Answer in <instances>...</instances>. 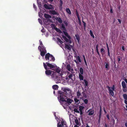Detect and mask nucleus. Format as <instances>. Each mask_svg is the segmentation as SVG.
Masks as SVG:
<instances>
[{
    "label": "nucleus",
    "instance_id": "12",
    "mask_svg": "<svg viewBox=\"0 0 127 127\" xmlns=\"http://www.w3.org/2000/svg\"><path fill=\"white\" fill-rule=\"evenodd\" d=\"M92 109H89L88 111V112H89L88 114L89 115H93L94 113V110H92Z\"/></svg>",
    "mask_w": 127,
    "mask_h": 127
},
{
    "label": "nucleus",
    "instance_id": "62",
    "mask_svg": "<svg viewBox=\"0 0 127 127\" xmlns=\"http://www.w3.org/2000/svg\"><path fill=\"white\" fill-rule=\"evenodd\" d=\"M106 117L108 120L109 119V115H106Z\"/></svg>",
    "mask_w": 127,
    "mask_h": 127
},
{
    "label": "nucleus",
    "instance_id": "58",
    "mask_svg": "<svg viewBox=\"0 0 127 127\" xmlns=\"http://www.w3.org/2000/svg\"><path fill=\"white\" fill-rule=\"evenodd\" d=\"M84 61L85 63V65L86 66H87V62H86V59H84Z\"/></svg>",
    "mask_w": 127,
    "mask_h": 127
},
{
    "label": "nucleus",
    "instance_id": "33",
    "mask_svg": "<svg viewBox=\"0 0 127 127\" xmlns=\"http://www.w3.org/2000/svg\"><path fill=\"white\" fill-rule=\"evenodd\" d=\"M81 95V93L80 92H79V91H77V96L78 98H79V97Z\"/></svg>",
    "mask_w": 127,
    "mask_h": 127
},
{
    "label": "nucleus",
    "instance_id": "31",
    "mask_svg": "<svg viewBox=\"0 0 127 127\" xmlns=\"http://www.w3.org/2000/svg\"><path fill=\"white\" fill-rule=\"evenodd\" d=\"M44 7L46 9H50L51 8L50 7L46 4H45L44 5Z\"/></svg>",
    "mask_w": 127,
    "mask_h": 127
},
{
    "label": "nucleus",
    "instance_id": "21",
    "mask_svg": "<svg viewBox=\"0 0 127 127\" xmlns=\"http://www.w3.org/2000/svg\"><path fill=\"white\" fill-rule=\"evenodd\" d=\"M50 57L51 59L48 61L49 62L51 61H54L55 60V58L51 54L50 55Z\"/></svg>",
    "mask_w": 127,
    "mask_h": 127
},
{
    "label": "nucleus",
    "instance_id": "59",
    "mask_svg": "<svg viewBox=\"0 0 127 127\" xmlns=\"http://www.w3.org/2000/svg\"><path fill=\"white\" fill-rule=\"evenodd\" d=\"M117 20L120 23V24H121V20L119 19H118Z\"/></svg>",
    "mask_w": 127,
    "mask_h": 127
},
{
    "label": "nucleus",
    "instance_id": "10",
    "mask_svg": "<svg viewBox=\"0 0 127 127\" xmlns=\"http://www.w3.org/2000/svg\"><path fill=\"white\" fill-rule=\"evenodd\" d=\"M123 98L125 99L124 101L125 103L127 105V94H124L123 95Z\"/></svg>",
    "mask_w": 127,
    "mask_h": 127
},
{
    "label": "nucleus",
    "instance_id": "23",
    "mask_svg": "<svg viewBox=\"0 0 127 127\" xmlns=\"http://www.w3.org/2000/svg\"><path fill=\"white\" fill-rule=\"evenodd\" d=\"M44 16L46 18H51V16L46 13L44 14Z\"/></svg>",
    "mask_w": 127,
    "mask_h": 127
},
{
    "label": "nucleus",
    "instance_id": "52",
    "mask_svg": "<svg viewBox=\"0 0 127 127\" xmlns=\"http://www.w3.org/2000/svg\"><path fill=\"white\" fill-rule=\"evenodd\" d=\"M73 76L72 74V73H71V74H70L68 76V77L69 78H71Z\"/></svg>",
    "mask_w": 127,
    "mask_h": 127
},
{
    "label": "nucleus",
    "instance_id": "38",
    "mask_svg": "<svg viewBox=\"0 0 127 127\" xmlns=\"http://www.w3.org/2000/svg\"><path fill=\"white\" fill-rule=\"evenodd\" d=\"M84 82L85 86H88V82L85 79H84Z\"/></svg>",
    "mask_w": 127,
    "mask_h": 127
},
{
    "label": "nucleus",
    "instance_id": "9",
    "mask_svg": "<svg viewBox=\"0 0 127 127\" xmlns=\"http://www.w3.org/2000/svg\"><path fill=\"white\" fill-rule=\"evenodd\" d=\"M75 12L77 16L78 19V20L79 21L78 24H79V25H80L81 24V20L79 17V14L78 11L77 9L76 10Z\"/></svg>",
    "mask_w": 127,
    "mask_h": 127
},
{
    "label": "nucleus",
    "instance_id": "49",
    "mask_svg": "<svg viewBox=\"0 0 127 127\" xmlns=\"http://www.w3.org/2000/svg\"><path fill=\"white\" fill-rule=\"evenodd\" d=\"M38 20L39 23L42 25V20L40 18L38 19Z\"/></svg>",
    "mask_w": 127,
    "mask_h": 127
},
{
    "label": "nucleus",
    "instance_id": "24",
    "mask_svg": "<svg viewBox=\"0 0 127 127\" xmlns=\"http://www.w3.org/2000/svg\"><path fill=\"white\" fill-rule=\"evenodd\" d=\"M61 27L62 28L61 29L63 30V31H66V30L64 24H62Z\"/></svg>",
    "mask_w": 127,
    "mask_h": 127
},
{
    "label": "nucleus",
    "instance_id": "13",
    "mask_svg": "<svg viewBox=\"0 0 127 127\" xmlns=\"http://www.w3.org/2000/svg\"><path fill=\"white\" fill-rule=\"evenodd\" d=\"M100 109L99 111L98 112V117H101L102 115V109L101 106L100 107Z\"/></svg>",
    "mask_w": 127,
    "mask_h": 127
},
{
    "label": "nucleus",
    "instance_id": "30",
    "mask_svg": "<svg viewBox=\"0 0 127 127\" xmlns=\"http://www.w3.org/2000/svg\"><path fill=\"white\" fill-rule=\"evenodd\" d=\"M66 12L69 15L71 14V11L70 9L68 8H66Z\"/></svg>",
    "mask_w": 127,
    "mask_h": 127
},
{
    "label": "nucleus",
    "instance_id": "29",
    "mask_svg": "<svg viewBox=\"0 0 127 127\" xmlns=\"http://www.w3.org/2000/svg\"><path fill=\"white\" fill-rule=\"evenodd\" d=\"M40 52V55L42 57L44 56L45 54V53L46 52H46H45V51H41Z\"/></svg>",
    "mask_w": 127,
    "mask_h": 127
},
{
    "label": "nucleus",
    "instance_id": "42",
    "mask_svg": "<svg viewBox=\"0 0 127 127\" xmlns=\"http://www.w3.org/2000/svg\"><path fill=\"white\" fill-rule=\"evenodd\" d=\"M43 66L44 67L45 69L46 70H47V65L45 64V63H43Z\"/></svg>",
    "mask_w": 127,
    "mask_h": 127
},
{
    "label": "nucleus",
    "instance_id": "4",
    "mask_svg": "<svg viewBox=\"0 0 127 127\" xmlns=\"http://www.w3.org/2000/svg\"><path fill=\"white\" fill-rule=\"evenodd\" d=\"M122 85L123 88V91L124 92H126L127 91V88L126 87V85L125 82L123 81L122 83Z\"/></svg>",
    "mask_w": 127,
    "mask_h": 127
},
{
    "label": "nucleus",
    "instance_id": "51",
    "mask_svg": "<svg viewBox=\"0 0 127 127\" xmlns=\"http://www.w3.org/2000/svg\"><path fill=\"white\" fill-rule=\"evenodd\" d=\"M82 22L83 23H84V29H85V28H86V23L84 22L82 20Z\"/></svg>",
    "mask_w": 127,
    "mask_h": 127
},
{
    "label": "nucleus",
    "instance_id": "26",
    "mask_svg": "<svg viewBox=\"0 0 127 127\" xmlns=\"http://www.w3.org/2000/svg\"><path fill=\"white\" fill-rule=\"evenodd\" d=\"M59 87L57 85H54L53 86L52 88L55 90H57L58 89Z\"/></svg>",
    "mask_w": 127,
    "mask_h": 127
},
{
    "label": "nucleus",
    "instance_id": "60",
    "mask_svg": "<svg viewBox=\"0 0 127 127\" xmlns=\"http://www.w3.org/2000/svg\"><path fill=\"white\" fill-rule=\"evenodd\" d=\"M106 47H107V50L109 49L108 45L107 43H106Z\"/></svg>",
    "mask_w": 127,
    "mask_h": 127
},
{
    "label": "nucleus",
    "instance_id": "6",
    "mask_svg": "<svg viewBox=\"0 0 127 127\" xmlns=\"http://www.w3.org/2000/svg\"><path fill=\"white\" fill-rule=\"evenodd\" d=\"M105 67L106 70H108L109 68V63L107 61V62L105 63Z\"/></svg>",
    "mask_w": 127,
    "mask_h": 127
},
{
    "label": "nucleus",
    "instance_id": "55",
    "mask_svg": "<svg viewBox=\"0 0 127 127\" xmlns=\"http://www.w3.org/2000/svg\"><path fill=\"white\" fill-rule=\"evenodd\" d=\"M111 89H112V90L113 91H114L115 89V86L114 85H113L112 87L111 88Z\"/></svg>",
    "mask_w": 127,
    "mask_h": 127
},
{
    "label": "nucleus",
    "instance_id": "41",
    "mask_svg": "<svg viewBox=\"0 0 127 127\" xmlns=\"http://www.w3.org/2000/svg\"><path fill=\"white\" fill-rule=\"evenodd\" d=\"M75 122L77 125H79L78 120L77 119L75 120Z\"/></svg>",
    "mask_w": 127,
    "mask_h": 127
},
{
    "label": "nucleus",
    "instance_id": "8",
    "mask_svg": "<svg viewBox=\"0 0 127 127\" xmlns=\"http://www.w3.org/2000/svg\"><path fill=\"white\" fill-rule=\"evenodd\" d=\"M107 88H108V90L109 92V94L111 95L112 96L114 95V94L113 92V91L110 89V88L109 86H107Z\"/></svg>",
    "mask_w": 127,
    "mask_h": 127
},
{
    "label": "nucleus",
    "instance_id": "17",
    "mask_svg": "<svg viewBox=\"0 0 127 127\" xmlns=\"http://www.w3.org/2000/svg\"><path fill=\"white\" fill-rule=\"evenodd\" d=\"M46 63L47 64V65L48 67L52 68H54V66L52 64L47 62Z\"/></svg>",
    "mask_w": 127,
    "mask_h": 127
},
{
    "label": "nucleus",
    "instance_id": "46",
    "mask_svg": "<svg viewBox=\"0 0 127 127\" xmlns=\"http://www.w3.org/2000/svg\"><path fill=\"white\" fill-rule=\"evenodd\" d=\"M64 23L65 24L66 26H68V24L66 21L65 20L64 21Z\"/></svg>",
    "mask_w": 127,
    "mask_h": 127
},
{
    "label": "nucleus",
    "instance_id": "5",
    "mask_svg": "<svg viewBox=\"0 0 127 127\" xmlns=\"http://www.w3.org/2000/svg\"><path fill=\"white\" fill-rule=\"evenodd\" d=\"M63 91L65 93L66 95L67 96L69 95L71 93V91L70 90L66 88H64L63 90Z\"/></svg>",
    "mask_w": 127,
    "mask_h": 127
},
{
    "label": "nucleus",
    "instance_id": "2",
    "mask_svg": "<svg viewBox=\"0 0 127 127\" xmlns=\"http://www.w3.org/2000/svg\"><path fill=\"white\" fill-rule=\"evenodd\" d=\"M56 72H54L52 73L51 75L52 77L53 78L55 81L58 82H60V78L58 76V75H61V74L59 75L61 70L59 68H57L56 69Z\"/></svg>",
    "mask_w": 127,
    "mask_h": 127
},
{
    "label": "nucleus",
    "instance_id": "56",
    "mask_svg": "<svg viewBox=\"0 0 127 127\" xmlns=\"http://www.w3.org/2000/svg\"><path fill=\"white\" fill-rule=\"evenodd\" d=\"M39 41L40 43V45H41V46H43L42 42L40 40H39Z\"/></svg>",
    "mask_w": 127,
    "mask_h": 127
},
{
    "label": "nucleus",
    "instance_id": "11",
    "mask_svg": "<svg viewBox=\"0 0 127 127\" xmlns=\"http://www.w3.org/2000/svg\"><path fill=\"white\" fill-rule=\"evenodd\" d=\"M79 108L80 114L81 115H82L83 114L82 110L84 108V107L82 106H79Z\"/></svg>",
    "mask_w": 127,
    "mask_h": 127
},
{
    "label": "nucleus",
    "instance_id": "22",
    "mask_svg": "<svg viewBox=\"0 0 127 127\" xmlns=\"http://www.w3.org/2000/svg\"><path fill=\"white\" fill-rule=\"evenodd\" d=\"M70 46V45H68L66 44H65V48H67V49H68L69 50H70L71 49Z\"/></svg>",
    "mask_w": 127,
    "mask_h": 127
},
{
    "label": "nucleus",
    "instance_id": "53",
    "mask_svg": "<svg viewBox=\"0 0 127 127\" xmlns=\"http://www.w3.org/2000/svg\"><path fill=\"white\" fill-rule=\"evenodd\" d=\"M42 49V46H39L38 47V49L40 51H41Z\"/></svg>",
    "mask_w": 127,
    "mask_h": 127
},
{
    "label": "nucleus",
    "instance_id": "63",
    "mask_svg": "<svg viewBox=\"0 0 127 127\" xmlns=\"http://www.w3.org/2000/svg\"><path fill=\"white\" fill-rule=\"evenodd\" d=\"M67 37L69 39H71V37L69 35H68L67 36Z\"/></svg>",
    "mask_w": 127,
    "mask_h": 127
},
{
    "label": "nucleus",
    "instance_id": "48",
    "mask_svg": "<svg viewBox=\"0 0 127 127\" xmlns=\"http://www.w3.org/2000/svg\"><path fill=\"white\" fill-rule=\"evenodd\" d=\"M74 111L77 113H79V111L76 108H75L74 109Z\"/></svg>",
    "mask_w": 127,
    "mask_h": 127
},
{
    "label": "nucleus",
    "instance_id": "16",
    "mask_svg": "<svg viewBox=\"0 0 127 127\" xmlns=\"http://www.w3.org/2000/svg\"><path fill=\"white\" fill-rule=\"evenodd\" d=\"M64 40L67 42H69L70 43H71V42L70 39H68L66 37L64 36L63 37Z\"/></svg>",
    "mask_w": 127,
    "mask_h": 127
},
{
    "label": "nucleus",
    "instance_id": "45",
    "mask_svg": "<svg viewBox=\"0 0 127 127\" xmlns=\"http://www.w3.org/2000/svg\"><path fill=\"white\" fill-rule=\"evenodd\" d=\"M63 32L64 33V34L66 36H67L68 35V34L66 32V31H63Z\"/></svg>",
    "mask_w": 127,
    "mask_h": 127
},
{
    "label": "nucleus",
    "instance_id": "39",
    "mask_svg": "<svg viewBox=\"0 0 127 127\" xmlns=\"http://www.w3.org/2000/svg\"><path fill=\"white\" fill-rule=\"evenodd\" d=\"M55 30L58 32H59L60 33H62L61 31V30L57 28H55Z\"/></svg>",
    "mask_w": 127,
    "mask_h": 127
},
{
    "label": "nucleus",
    "instance_id": "7",
    "mask_svg": "<svg viewBox=\"0 0 127 127\" xmlns=\"http://www.w3.org/2000/svg\"><path fill=\"white\" fill-rule=\"evenodd\" d=\"M53 72H54L53 71L49 69L46 70L45 71V74L47 75H49L51 74H52Z\"/></svg>",
    "mask_w": 127,
    "mask_h": 127
},
{
    "label": "nucleus",
    "instance_id": "43",
    "mask_svg": "<svg viewBox=\"0 0 127 127\" xmlns=\"http://www.w3.org/2000/svg\"><path fill=\"white\" fill-rule=\"evenodd\" d=\"M74 101L76 103H78L79 101V99H78L77 98H75L74 99Z\"/></svg>",
    "mask_w": 127,
    "mask_h": 127
},
{
    "label": "nucleus",
    "instance_id": "64",
    "mask_svg": "<svg viewBox=\"0 0 127 127\" xmlns=\"http://www.w3.org/2000/svg\"><path fill=\"white\" fill-rule=\"evenodd\" d=\"M124 80L126 82V83L127 84V79H124Z\"/></svg>",
    "mask_w": 127,
    "mask_h": 127
},
{
    "label": "nucleus",
    "instance_id": "47",
    "mask_svg": "<svg viewBox=\"0 0 127 127\" xmlns=\"http://www.w3.org/2000/svg\"><path fill=\"white\" fill-rule=\"evenodd\" d=\"M58 41L60 42L61 44H62L63 43V42L62 41L61 39L59 38L58 39Z\"/></svg>",
    "mask_w": 127,
    "mask_h": 127
},
{
    "label": "nucleus",
    "instance_id": "57",
    "mask_svg": "<svg viewBox=\"0 0 127 127\" xmlns=\"http://www.w3.org/2000/svg\"><path fill=\"white\" fill-rule=\"evenodd\" d=\"M99 118H98V123L99 124L100 123V119H101V117H98Z\"/></svg>",
    "mask_w": 127,
    "mask_h": 127
},
{
    "label": "nucleus",
    "instance_id": "36",
    "mask_svg": "<svg viewBox=\"0 0 127 127\" xmlns=\"http://www.w3.org/2000/svg\"><path fill=\"white\" fill-rule=\"evenodd\" d=\"M76 58L79 63H81V61L80 56H77L76 57Z\"/></svg>",
    "mask_w": 127,
    "mask_h": 127
},
{
    "label": "nucleus",
    "instance_id": "34",
    "mask_svg": "<svg viewBox=\"0 0 127 127\" xmlns=\"http://www.w3.org/2000/svg\"><path fill=\"white\" fill-rule=\"evenodd\" d=\"M82 93L83 94V97H84L85 98H86L87 97V95L86 94V93L85 92V91H84Z\"/></svg>",
    "mask_w": 127,
    "mask_h": 127
},
{
    "label": "nucleus",
    "instance_id": "61",
    "mask_svg": "<svg viewBox=\"0 0 127 127\" xmlns=\"http://www.w3.org/2000/svg\"><path fill=\"white\" fill-rule=\"evenodd\" d=\"M122 49L124 51L125 50V47L124 46H123L122 47Z\"/></svg>",
    "mask_w": 127,
    "mask_h": 127
},
{
    "label": "nucleus",
    "instance_id": "37",
    "mask_svg": "<svg viewBox=\"0 0 127 127\" xmlns=\"http://www.w3.org/2000/svg\"><path fill=\"white\" fill-rule=\"evenodd\" d=\"M60 7L61 8V9H62V6L63 4V1L62 0H60Z\"/></svg>",
    "mask_w": 127,
    "mask_h": 127
},
{
    "label": "nucleus",
    "instance_id": "27",
    "mask_svg": "<svg viewBox=\"0 0 127 127\" xmlns=\"http://www.w3.org/2000/svg\"><path fill=\"white\" fill-rule=\"evenodd\" d=\"M100 52L102 55H103L105 54V50L103 48L101 49L100 50Z\"/></svg>",
    "mask_w": 127,
    "mask_h": 127
},
{
    "label": "nucleus",
    "instance_id": "3",
    "mask_svg": "<svg viewBox=\"0 0 127 127\" xmlns=\"http://www.w3.org/2000/svg\"><path fill=\"white\" fill-rule=\"evenodd\" d=\"M57 127H67L66 123L65 121L60 120L57 124Z\"/></svg>",
    "mask_w": 127,
    "mask_h": 127
},
{
    "label": "nucleus",
    "instance_id": "1",
    "mask_svg": "<svg viewBox=\"0 0 127 127\" xmlns=\"http://www.w3.org/2000/svg\"><path fill=\"white\" fill-rule=\"evenodd\" d=\"M58 99L61 103L64 101L66 102L69 104L72 102V100L70 98H67V97L64 95V92L60 91H58Z\"/></svg>",
    "mask_w": 127,
    "mask_h": 127
},
{
    "label": "nucleus",
    "instance_id": "44",
    "mask_svg": "<svg viewBox=\"0 0 127 127\" xmlns=\"http://www.w3.org/2000/svg\"><path fill=\"white\" fill-rule=\"evenodd\" d=\"M108 56L109 58H110V50H107Z\"/></svg>",
    "mask_w": 127,
    "mask_h": 127
},
{
    "label": "nucleus",
    "instance_id": "19",
    "mask_svg": "<svg viewBox=\"0 0 127 127\" xmlns=\"http://www.w3.org/2000/svg\"><path fill=\"white\" fill-rule=\"evenodd\" d=\"M75 36L78 41V43H79L80 42V38L79 35L76 34L75 35Z\"/></svg>",
    "mask_w": 127,
    "mask_h": 127
},
{
    "label": "nucleus",
    "instance_id": "25",
    "mask_svg": "<svg viewBox=\"0 0 127 127\" xmlns=\"http://www.w3.org/2000/svg\"><path fill=\"white\" fill-rule=\"evenodd\" d=\"M80 73H79V74H83L84 73L83 69L82 67H80L79 69Z\"/></svg>",
    "mask_w": 127,
    "mask_h": 127
},
{
    "label": "nucleus",
    "instance_id": "28",
    "mask_svg": "<svg viewBox=\"0 0 127 127\" xmlns=\"http://www.w3.org/2000/svg\"><path fill=\"white\" fill-rule=\"evenodd\" d=\"M98 44H97L96 45V51L97 52V54H98V55L99 56H101L100 55V54H99V52L98 51Z\"/></svg>",
    "mask_w": 127,
    "mask_h": 127
},
{
    "label": "nucleus",
    "instance_id": "20",
    "mask_svg": "<svg viewBox=\"0 0 127 127\" xmlns=\"http://www.w3.org/2000/svg\"><path fill=\"white\" fill-rule=\"evenodd\" d=\"M51 14L53 15H58L59 14L54 10H52L50 11Z\"/></svg>",
    "mask_w": 127,
    "mask_h": 127
},
{
    "label": "nucleus",
    "instance_id": "32",
    "mask_svg": "<svg viewBox=\"0 0 127 127\" xmlns=\"http://www.w3.org/2000/svg\"><path fill=\"white\" fill-rule=\"evenodd\" d=\"M67 69L69 71H71V66L69 64H68L67 66Z\"/></svg>",
    "mask_w": 127,
    "mask_h": 127
},
{
    "label": "nucleus",
    "instance_id": "14",
    "mask_svg": "<svg viewBox=\"0 0 127 127\" xmlns=\"http://www.w3.org/2000/svg\"><path fill=\"white\" fill-rule=\"evenodd\" d=\"M50 55L49 53L46 54L45 55V59L46 60H49Z\"/></svg>",
    "mask_w": 127,
    "mask_h": 127
},
{
    "label": "nucleus",
    "instance_id": "40",
    "mask_svg": "<svg viewBox=\"0 0 127 127\" xmlns=\"http://www.w3.org/2000/svg\"><path fill=\"white\" fill-rule=\"evenodd\" d=\"M82 99L85 104H87L88 102V100L87 99H85L84 100V99L82 98Z\"/></svg>",
    "mask_w": 127,
    "mask_h": 127
},
{
    "label": "nucleus",
    "instance_id": "15",
    "mask_svg": "<svg viewBox=\"0 0 127 127\" xmlns=\"http://www.w3.org/2000/svg\"><path fill=\"white\" fill-rule=\"evenodd\" d=\"M56 19L58 21V22L60 24H61L62 22V21L61 18L59 17H57L56 18Z\"/></svg>",
    "mask_w": 127,
    "mask_h": 127
},
{
    "label": "nucleus",
    "instance_id": "50",
    "mask_svg": "<svg viewBox=\"0 0 127 127\" xmlns=\"http://www.w3.org/2000/svg\"><path fill=\"white\" fill-rule=\"evenodd\" d=\"M120 57L119 56H118L117 57V58L118 59V62L119 63H120V60H121V59L120 58Z\"/></svg>",
    "mask_w": 127,
    "mask_h": 127
},
{
    "label": "nucleus",
    "instance_id": "54",
    "mask_svg": "<svg viewBox=\"0 0 127 127\" xmlns=\"http://www.w3.org/2000/svg\"><path fill=\"white\" fill-rule=\"evenodd\" d=\"M42 50L43 51L45 50L46 51V50H45V48L44 47V46H42Z\"/></svg>",
    "mask_w": 127,
    "mask_h": 127
},
{
    "label": "nucleus",
    "instance_id": "35",
    "mask_svg": "<svg viewBox=\"0 0 127 127\" xmlns=\"http://www.w3.org/2000/svg\"><path fill=\"white\" fill-rule=\"evenodd\" d=\"M90 34L91 36H92L93 38H94L95 36L93 34V32L91 30L90 31Z\"/></svg>",
    "mask_w": 127,
    "mask_h": 127
},
{
    "label": "nucleus",
    "instance_id": "18",
    "mask_svg": "<svg viewBox=\"0 0 127 127\" xmlns=\"http://www.w3.org/2000/svg\"><path fill=\"white\" fill-rule=\"evenodd\" d=\"M82 75L81 74H79V78L80 81L83 80L84 76Z\"/></svg>",
    "mask_w": 127,
    "mask_h": 127
}]
</instances>
